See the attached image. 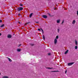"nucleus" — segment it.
<instances>
[{
  "label": "nucleus",
  "mask_w": 78,
  "mask_h": 78,
  "mask_svg": "<svg viewBox=\"0 0 78 78\" xmlns=\"http://www.w3.org/2000/svg\"><path fill=\"white\" fill-rule=\"evenodd\" d=\"M23 8L22 7H19L18 8V11H21V10H23Z\"/></svg>",
  "instance_id": "1"
},
{
  "label": "nucleus",
  "mask_w": 78,
  "mask_h": 78,
  "mask_svg": "<svg viewBox=\"0 0 78 78\" xmlns=\"http://www.w3.org/2000/svg\"><path fill=\"white\" fill-rule=\"evenodd\" d=\"M74 64V62L72 63H69L68 64V66H71V65H72V64Z\"/></svg>",
  "instance_id": "2"
},
{
  "label": "nucleus",
  "mask_w": 78,
  "mask_h": 78,
  "mask_svg": "<svg viewBox=\"0 0 78 78\" xmlns=\"http://www.w3.org/2000/svg\"><path fill=\"white\" fill-rule=\"evenodd\" d=\"M43 18L46 19V18H47V16L46 15H43Z\"/></svg>",
  "instance_id": "3"
},
{
  "label": "nucleus",
  "mask_w": 78,
  "mask_h": 78,
  "mask_svg": "<svg viewBox=\"0 0 78 78\" xmlns=\"http://www.w3.org/2000/svg\"><path fill=\"white\" fill-rule=\"evenodd\" d=\"M76 22V21H75V20H73V22H72V24H73V25H74L75 24V23Z\"/></svg>",
  "instance_id": "4"
},
{
  "label": "nucleus",
  "mask_w": 78,
  "mask_h": 78,
  "mask_svg": "<svg viewBox=\"0 0 78 78\" xmlns=\"http://www.w3.org/2000/svg\"><path fill=\"white\" fill-rule=\"evenodd\" d=\"M56 43H57V39H55L54 40V43L56 44Z\"/></svg>",
  "instance_id": "5"
},
{
  "label": "nucleus",
  "mask_w": 78,
  "mask_h": 78,
  "mask_svg": "<svg viewBox=\"0 0 78 78\" xmlns=\"http://www.w3.org/2000/svg\"><path fill=\"white\" fill-rule=\"evenodd\" d=\"M7 37H8V38L9 39H10V34H8L7 35Z\"/></svg>",
  "instance_id": "6"
},
{
  "label": "nucleus",
  "mask_w": 78,
  "mask_h": 78,
  "mask_svg": "<svg viewBox=\"0 0 78 78\" xmlns=\"http://www.w3.org/2000/svg\"><path fill=\"white\" fill-rule=\"evenodd\" d=\"M75 43L76 45H78V42L77 41H76V40H75Z\"/></svg>",
  "instance_id": "7"
},
{
  "label": "nucleus",
  "mask_w": 78,
  "mask_h": 78,
  "mask_svg": "<svg viewBox=\"0 0 78 78\" xmlns=\"http://www.w3.org/2000/svg\"><path fill=\"white\" fill-rule=\"evenodd\" d=\"M68 51H69V50H67L65 53V54H67V53H68Z\"/></svg>",
  "instance_id": "8"
},
{
  "label": "nucleus",
  "mask_w": 78,
  "mask_h": 78,
  "mask_svg": "<svg viewBox=\"0 0 78 78\" xmlns=\"http://www.w3.org/2000/svg\"><path fill=\"white\" fill-rule=\"evenodd\" d=\"M60 31V29H57V32H58V33H59Z\"/></svg>",
  "instance_id": "9"
},
{
  "label": "nucleus",
  "mask_w": 78,
  "mask_h": 78,
  "mask_svg": "<svg viewBox=\"0 0 78 78\" xmlns=\"http://www.w3.org/2000/svg\"><path fill=\"white\" fill-rule=\"evenodd\" d=\"M5 26V25L4 24H2L1 26V27L2 28V27H3Z\"/></svg>",
  "instance_id": "10"
},
{
  "label": "nucleus",
  "mask_w": 78,
  "mask_h": 78,
  "mask_svg": "<svg viewBox=\"0 0 78 78\" xmlns=\"http://www.w3.org/2000/svg\"><path fill=\"white\" fill-rule=\"evenodd\" d=\"M33 16V13H31V14H30V17H31V16Z\"/></svg>",
  "instance_id": "11"
},
{
  "label": "nucleus",
  "mask_w": 78,
  "mask_h": 78,
  "mask_svg": "<svg viewBox=\"0 0 78 78\" xmlns=\"http://www.w3.org/2000/svg\"><path fill=\"white\" fill-rule=\"evenodd\" d=\"M59 22H60V20H57V22L58 23H59Z\"/></svg>",
  "instance_id": "12"
},
{
  "label": "nucleus",
  "mask_w": 78,
  "mask_h": 78,
  "mask_svg": "<svg viewBox=\"0 0 78 78\" xmlns=\"http://www.w3.org/2000/svg\"><path fill=\"white\" fill-rule=\"evenodd\" d=\"M3 78H8V77L7 76H4L3 77Z\"/></svg>",
  "instance_id": "13"
},
{
  "label": "nucleus",
  "mask_w": 78,
  "mask_h": 78,
  "mask_svg": "<svg viewBox=\"0 0 78 78\" xmlns=\"http://www.w3.org/2000/svg\"><path fill=\"white\" fill-rule=\"evenodd\" d=\"M17 51H20V49H17Z\"/></svg>",
  "instance_id": "14"
},
{
  "label": "nucleus",
  "mask_w": 78,
  "mask_h": 78,
  "mask_svg": "<svg viewBox=\"0 0 78 78\" xmlns=\"http://www.w3.org/2000/svg\"><path fill=\"white\" fill-rule=\"evenodd\" d=\"M43 38L44 39V40H45V36H44V35H43Z\"/></svg>",
  "instance_id": "15"
},
{
  "label": "nucleus",
  "mask_w": 78,
  "mask_h": 78,
  "mask_svg": "<svg viewBox=\"0 0 78 78\" xmlns=\"http://www.w3.org/2000/svg\"><path fill=\"white\" fill-rule=\"evenodd\" d=\"M78 48V47H77V46H76L75 47V49H76V50L77 49V48Z\"/></svg>",
  "instance_id": "16"
},
{
  "label": "nucleus",
  "mask_w": 78,
  "mask_h": 78,
  "mask_svg": "<svg viewBox=\"0 0 78 78\" xmlns=\"http://www.w3.org/2000/svg\"><path fill=\"white\" fill-rule=\"evenodd\" d=\"M58 37H58V36H57L56 37V39H58Z\"/></svg>",
  "instance_id": "17"
},
{
  "label": "nucleus",
  "mask_w": 78,
  "mask_h": 78,
  "mask_svg": "<svg viewBox=\"0 0 78 78\" xmlns=\"http://www.w3.org/2000/svg\"><path fill=\"white\" fill-rule=\"evenodd\" d=\"M7 31V33H9V30H8Z\"/></svg>",
  "instance_id": "18"
},
{
  "label": "nucleus",
  "mask_w": 78,
  "mask_h": 78,
  "mask_svg": "<svg viewBox=\"0 0 78 78\" xmlns=\"http://www.w3.org/2000/svg\"><path fill=\"white\" fill-rule=\"evenodd\" d=\"M41 31H42V32H43V33L44 32V31L43 30H42V29H41Z\"/></svg>",
  "instance_id": "19"
},
{
  "label": "nucleus",
  "mask_w": 78,
  "mask_h": 78,
  "mask_svg": "<svg viewBox=\"0 0 78 78\" xmlns=\"http://www.w3.org/2000/svg\"><path fill=\"white\" fill-rule=\"evenodd\" d=\"M2 20H0V23H2Z\"/></svg>",
  "instance_id": "20"
},
{
  "label": "nucleus",
  "mask_w": 78,
  "mask_h": 78,
  "mask_svg": "<svg viewBox=\"0 0 78 78\" xmlns=\"http://www.w3.org/2000/svg\"><path fill=\"white\" fill-rule=\"evenodd\" d=\"M20 6H23V5L22 4H20Z\"/></svg>",
  "instance_id": "21"
},
{
  "label": "nucleus",
  "mask_w": 78,
  "mask_h": 78,
  "mask_svg": "<svg viewBox=\"0 0 78 78\" xmlns=\"http://www.w3.org/2000/svg\"><path fill=\"white\" fill-rule=\"evenodd\" d=\"M77 15L78 16V11H77Z\"/></svg>",
  "instance_id": "22"
},
{
  "label": "nucleus",
  "mask_w": 78,
  "mask_h": 78,
  "mask_svg": "<svg viewBox=\"0 0 78 78\" xmlns=\"http://www.w3.org/2000/svg\"><path fill=\"white\" fill-rule=\"evenodd\" d=\"M48 55H51V54H50V53H48Z\"/></svg>",
  "instance_id": "23"
},
{
  "label": "nucleus",
  "mask_w": 78,
  "mask_h": 78,
  "mask_svg": "<svg viewBox=\"0 0 78 78\" xmlns=\"http://www.w3.org/2000/svg\"><path fill=\"white\" fill-rule=\"evenodd\" d=\"M8 59L9 60V61H10V58H8Z\"/></svg>",
  "instance_id": "24"
},
{
  "label": "nucleus",
  "mask_w": 78,
  "mask_h": 78,
  "mask_svg": "<svg viewBox=\"0 0 78 78\" xmlns=\"http://www.w3.org/2000/svg\"><path fill=\"white\" fill-rule=\"evenodd\" d=\"M38 31H41V29H38Z\"/></svg>",
  "instance_id": "25"
},
{
  "label": "nucleus",
  "mask_w": 78,
  "mask_h": 78,
  "mask_svg": "<svg viewBox=\"0 0 78 78\" xmlns=\"http://www.w3.org/2000/svg\"><path fill=\"white\" fill-rule=\"evenodd\" d=\"M11 37H12V36L11 35H10V38H11Z\"/></svg>",
  "instance_id": "26"
},
{
  "label": "nucleus",
  "mask_w": 78,
  "mask_h": 78,
  "mask_svg": "<svg viewBox=\"0 0 78 78\" xmlns=\"http://www.w3.org/2000/svg\"><path fill=\"white\" fill-rule=\"evenodd\" d=\"M64 23V20H63L62 23Z\"/></svg>",
  "instance_id": "27"
},
{
  "label": "nucleus",
  "mask_w": 78,
  "mask_h": 78,
  "mask_svg": "<svg viewBox=\"0 0 78 78\" xmlns=\"http://www.w3.org/2000/svg\"><path fill=\"white\" fill-rule=\"evenodd\" d=\"M48 69H51V68H48Z\"/></svg>",
  "instance_id": "28"
},
{
  "label": "nucleus",
  "mask_w": 78,
  "mask_h": 78,
  "mask_svg": "<svg viewBox=\"0 0 78 78\" xmlns=\"http://www.w3.org/2000/svg\"><path fill=\"white\" fill-rule=\"evenodd\" d=\"M0 36H2V34L1 33H0Z\"/></svg>",
  "instance_id": "29"
},
{
  "label": "nucleus",
  "mask_w": 78,
  "mask_h": 78,
  "mask_svg": "<svg viewBox=\"0 0 78 78\" xmlns=\"http://www.w3.org/2000/svg\"><path fill=\"white\" fill-rule=\"evenodd\" d=\"M11 61H12V60L11 59H10V62H11Z\"/></svg>",
  "instance_id": "30"
},
{
  "label": "nucleus",
  "mask_w": 78,
  "mask_h": 78,
  "mask_svg": "<svg viewBox=\"0 0 78 78\" xmlns=\"http://www.w3.org/2000/svg\"><path fill=\"white\" fill-rule=\"evenodd\" d=\"M67 73V71H66L65 72V73Z\"/></svg>",
  "instance_id": "31"
},
{
  "label": "nucleus",
  "mask_w": 78,
  "mask_h": 78,
  "mask_svg": "<svg viewBox=\"0 0 78 78\" xmlns=\"http://www.w3.org/2000/svg\"><path fill=\"white\" fill-rule=\"evenodd\" d=\"M20 45H21V44H20V45H19V47L20 46Z\"/></svg>",
  "instance_id": "32"
},
{
  "label": "nucleus",
  "mask_w": 78,
  "mask_h": 78,
  "mask_svg": "<svg viewBox=\"0 0 78 78\" xmlns=\"http://www.w3.org/2000/svg\"><path fill=\"white\" fill-rule=\"evenodd\" d=\"M28 23H27V24H28Z\"/></svg>",
  "instance_id": "33"
},
{
  "label": "nucleus",
  "mask_w": 78,
  "mask_h": 78,
  "mask_svg": "<svg viewBox=\"0 0 78 78\" xmlns=\"http://www.w3.org/2000/svg\"><path fill=\"white\" fill-rule=\"evenodd\" d=\"M48 15H49V16H50V14L49 13Z\"/></svg>",
  "instance_id": "34"
},
{
  "label": "nucleus",
  "mask_w": 78,
  "mask_h": 78,
  "mask_svg": "<svg viewBox=\"0 0 78 78\" xmlns=\"http://www.w3.org/2000/svg\"><path fill=\"white\" fill-rule=\"evenodd\" d=\"M0 75H1V73H0Z\"/></svg>",
  "instance_id": "35"
},
{
  "label": "nucleus",
  "mask_w": 78,
  "mask_h": 78,
  "mask_svg": "<svg viewBox=\"0 0 78 78\" xmlns=\"http://www.w3.org/2000/svg\"><path fill=\"white\" fill-rule=\"evenodd\" d=\"M66 9H65V10H66Z\"/></svg>",
  "instance_id": "36"
},
{
  "label": "nucleus",
  "mask_w": 78,
  "mask_h": 78,
  "mask_svg": "<svg viewBox=\"0 0 78 78\" xmlns=\"http://www.w3.org/2000/svg\"><path fill=\"white\" fill-rule=\"evenodd\" d=\"M19 15H20V14H19Z\"/></svg>",
  "instance_id": "37"
},
{
  "label": "nucleus",
  "mask_w": 78,
  "mask_h": 78,
  "mask_svg": "<svg viewBox=\"0 0 78 78\" xmlns=\"http://www.w3.org/2000/svg\"><path fill=\"white\" fill-rule=\"evenodd\" d=\"M54 72H56V71H54Z\"/></svg>",
  "instance_id": "38"
}]
</instances>
